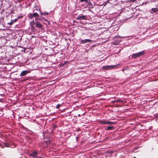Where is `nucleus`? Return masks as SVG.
Segmentation results:
<instances>
[{
  "mask_svg": "<svg viewBox=\"0 0 158 158\" xmlns=\"http://www.w3.org/2000/svg\"><path fill=\"white\" fill-rule=\"evenodd\" d=\"M117 65H110L103 66L102 67V69L103 70L110 69H114L117 67Z\"/></svg>",
  "mask_w": 158,
  "mask_h": 158,
  "instance_id": "nucleus-1",
  "label": "nucleus"
},
{
  "mask_svg": "<svg viewBox=\"0 0 158 158\" xmlns=\"http://www.w3.org/2000/svg\"><path fill=\"white\" fill-rule=\"evenodd\" d=\"M38 153L36 151H33L30 154V156L33 157L34 158H36L38 157Z\"/></svg>",
  "mask_w": 158,
  "mask_h": 158,
  "instance_id": "nucleus-2",
  "label": "nucleus"
},
{
  "mask_svg": "<svg viewBox=\"0 0 158 158\" xmlns=\"http://www.w3.org/2000/svg\"><path fill=\"white\" fill-rule=\"evenodd\" d=\"M80 41L81 42V44H85L88 42H92V40L89 39H85L84 40H81V39H80Z\"/></svg>",
  "mask_w": 158,
  "mask_h": 158,
  "instance_id": "nucleus-3",
  "label": "nucleus"
},
{
  "mask_svg": "<svg viewBox=\"0 0 158 158\" xmlns=\"http://www.w3.org/2000/svg\"><path fill=\"white\" fill-rule=\"evenodd\" d=\"M30 15L29 16V18L30 19H32L34 17H38L39 16V15L37 13H34L33 14H30Z\"/></svg>",
  "mask_w": 158,
  "mask_h": 158,
  "instance_id": "nucleus-4",
  "label": "nucleus"
},
{
  "mask_svg": "<svg viewBox=\"0 0 158 158\" xmlns=\"http://www.w3.org/2000/svg\"><path fill=\"white\" fill-rule=\"evenodd\" d=\"M30 73V72L27 70H24L22 71L20 73V75L21 76H25L26 74L28 73Z\"/></svg>",
  "mask_w": 158,
  "mask_h": 158,
  "instance_id": "nucleus-5",
  "label": "nucleus"
},
{
  "mask_svg": "<svg viewBox=\"0 0 158 158\" xmlns=\"http://www.w3.org/2000/svg\"><path fill=\"white\" fill-rule=\"evenodd\" d=\"M42 25L40 22H37L36 23V27L37 28H41L42 27Z\"/></svg>",
  "mask_w": 158,
  "mask_h": 158,
  "instance_id": "nucleus-6",
  "label": "nucleus"
},
{
  "mask_svg": "<svg viewBox=\"0 0 158 158\" xmlns=\"http://www.w3.org/2000/svg\"><path fill=\"white\" fill-rule=\"evenodd\" d=\"M18 20V19H13L10 23H8V24H9L10 25H12L15 22Z\"/></svg>",
  "mask_w": 158,
  "mask_h": 158,
  "instance_id": "nucleus-7",
  "label": "nucleus"
},
{
  "mask_svg": "<svg viewBox=\"0 0 158 158\" xmlns=\"http://www.w3.org/2000/svg\"><path fill=\"white\" fill-rule=\"evenodd\" d=\"M145 54V52L144 51H141V52H138V55L139 57Z\"/></svg>",
  "mask_w": 158,
  "mask_h": 158,
  "instance_id": "nucleus-8",
  "label": "nucleus"
},
{
  "mask_svg": "<svg viewBox=\"0 0 158 158\" xmlns=\"http://www.w3.org/2000/svg\"><path fill=\"white\" fill-rule=\"evenodd\" d=\"M99 123L102 125L107 124V120H101L99 121Z\"/></svg>",
  "mask_w": 158,
  "mask_h": 158,
  "instance_id": "nucleus-9",
  "label": "nucleus"
},
{
  "mask_svg": "<svg viewBox=\"0 0 158 158\" xmlns=\"http://www.w3.org/2000/svg\"><path fill=\"white\" fill-rule=\"evenodd\" d=\"M115 124V123L114 122H113L112 121H107V124L108 125H114Z\"/></svg>",
  "mask_w": 158,
  "mask_h": 158,
  "instance_id": "nucleus-10",
  "label": "nucleus"
},
{
  "mask_svg": "<svg viewBox=\"0 0 158 158\" xmlns=\"http://www.w3.org/2000/svg\"><path fill=\"white\" fill-rule=\"evenodd\" d=\"M132 57L133 58H136L138 57H139L138 56V53L135 54H134L132 55Z\"/></svg>",
  "mask_w": 158,
  "mask_h": 158,
  "instance_id": "nucleus-11",
  "label": "nucleus"
},
{
  "mask_svg": "<svg viewBox=\"0 0 158 158\" xmlns=\"http://www.w3.org/2000/svg\"><path fill=\"white\" fill-rule=\"evenodd\" d=\"M114 127L113 126H108L106 127V128L105 129L106 130H114Z\"/></svg>",
  "mask_w": 158,
  "mask_h": 158,
  "instance_id": "nucleus-12",
  "label": "nucleus"
},
{
  "mask_svg": "<svg viewBox=\"0 0 158 158\" xmlns=\"http://www.w3.org/2000/svg\"><path fill=\"white\" fill-rule=\"evenodd\" d=\"M154 12H156L158 11V9L156 8H152L151 9Z\"/></svg>",
  "mask_w": 158,
  "mask_h": 158,
  "instance_id": "nucleus-13",
  "label": "nucleus"
},
{
  "mask_svg": "<svg viewBox=\"0 0 158 158\" xmlns=\"http://www.w3.org/2000/svg\"><path fill=\"white\" fill-rule=\"evenodd\" d=\"M39 20H40V21H43V20H44L45 21H47V20L46 19H45V18H44L43 17L40 18L39 19Z\"/></svg>",
  "mask_w": 158,
  "mask_h": 158,
  "instance_id": "nucleus-14",
  "label": "nucleus"
},
{
  "mask_svg": "<svg viewBox=\"0 0 158 158\" xmlns=\"http://www.w3.org/2000/svg\"><path fill=\"white\" fill-rule=\"evenodd\" d=\"M120 41H118V42H114L113 43V45H117L118 44H119V43L120 42Z\"/></svg>",
  "mask_w": 158,
  "mask_h": 158,
  "instance_id": "nucleus-15",
  "label": "nucleus"
},
{
  "mask_svg": "<svg viewBox=\"0 0 158 158\" xmlns=\"http://www.w3.org/2000/svg\"><path fill=\"white\" fill-rule=\"evenodd\" d=\"M4 144L6 147H10V144L7 143H4Z\"/></svg>",
  "mask_w": 158,
  "mask_h": 158,
  "instance_id": "nucleus-16",
  "label": "nucleus"
},
{
  "mask_svg": "<svg viewBox=\"0 0 158 158\" xmlns=\"http://www.w3.org/2000/svg\"><path fill=\"white\" fill-rule=\"evenodd\" d=\"M40 13L41 15H48V13L46 12H45L44 13L40 12Z\"/></svg>",
  "mask_w": 158,
  "mask_h": 158,
  "instance_id": "nucleus-17",
  "label": "nucleus"
},
{
  "mask_svg": "<svg viewBox=\"0 0 158 158\" xmlns=\"http://www.w3.org/2000/svg\"><path fill=\"white\" fill-rule=\"evenodd\" d=\"M81 19H86V16H81Z\"/></svg>",
  "mask_w": 158,
  "mask_h": 158,
  "instance_id": "nucleus-18",
  "label": "nucleus"
},
{
  "mask_svg": "<svg viewBox=\"0 0 158 158\" xmlns=\"http://www.w3.org/2000/svg\"><path fill=\"white\" fill-rule=\"evenodd\" d=\"M77 19L79 20L81 19V15L79 16L77 18Z\"/></svg>",
  "mask_w": 158,
  "mask_h": 158,
  "instance_id": "nucleus-19",
  "label": "nucleus"
},
{
  "mask_svg": "<svg viewBox=\"0 0 158 158\" xmlns=\"http://www.w3.org/2000/svg\"><path fill=\"white\" fill-rule=\"evenodd\" d=\"M80 2H87L88 1V0H80Z\"/></svg>",
  "mask_w": 158,
  "mask_h": 158,
  "instance_id": "nucleus-20",
  "label": "nucleus"
},
{
  "mask_svg": "<svg viewBox=\"0 0 158 158\" xmlns=\"http://www.w3.org/2000/svg\"><path fill=\"white\" fill-rule=\"evenodd\" d=\"M60 107V105H57V106H56V108L57 109L59 108Z\"/></svg>",
  "mask_w": 158,
  "mask_h": 158,
  "instance_id": "nucleus-21",
  "label": "nucleus"
},
{
  "mask_svg": "<svg viewBox=\"0 0 158 158\" xmlns=\"http://www.w3.org/2000/svg\"><path fill=\"white\" fill-rule=\"evenodd\" d=\"M131 2H134L136 0H130Z\"/></svg>",
  "mask_w": 158,
  "mask_h": 158,
  "instance_id": "nucleus-22",
  "label": "nucleus"
},
{
  "mask_svg": "<svg viewBox=\"0 0 158 158\" xmlns=\"http://www.w3.org/2000/svg\"><path fill=\"white\" fill-rule=\"evenodd\" d=\"M118 37H119L120 38H123V37H120V36H117L116 37L117 38Z\"/></svg>",
  "mask_w": 158,
  "mask_h": 158,
  "instance_id": "nucleus-23",
  "label": "nucleus"
},
{
  "mask_svg": "<svg viewBox=\"0 0 158 158\" xmlns=\"http://www.w3.org/2000/svg\"><path fill=\"white\" fill-rule=\"evenodd\" d=\"M21 17H22V16H21V17L19 16V17H18L17 18V19H18H18H20V18H21Z\"/></svg>",
  "mask_w": 158,
  "mask_h": 158,
  "instance_id": "nucleus-24",
  "label": "nucleus"
},
{
  "mask_svg": "<svg viewBox=\"0 0 158 158\" xmlns=\"http://www.w3.org/2000/svg\"><path fill=\"white\" fill-rule=\"evenodd\" d=\"M37 20H38V18H36L35 19V21H37Z\"/></svg>",
  "mask_w": 158,
  "mask_h": 158,
  "instance_id": "nucleus-25",
  "label": "nucleus"
},
{
  "mask_svg": "<svg viewBox=\"0 0 158 158\" xmlns=\"http://www.w3.org/2000/svg\"><path fill=\"white\" fill-rule=\"evenodd\" d=\"M31 23H34V20H33L31 22Z\"/></svg>",
  "mask_w": 158,
  "mask_h": 158,
  "instance_id": "nucleus-26",
  "label": "nucleus"
}]
</instances>
